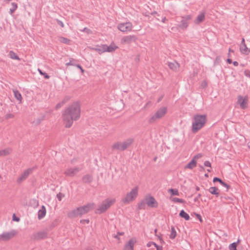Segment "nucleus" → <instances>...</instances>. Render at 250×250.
Returning a JSON list of instances; mask_svg holds the SVG:
<instances>
[{"instance_id":"f257e3e1","label":"nucleus","mask_w":250,"mask_h":250,"mask_svg":"<svg viewBox=\"0 0 250 250\" xmlns=\"http://www.w3.org/2000/svg\"><path fill=\"white\" fill-rule=\"evenodd\" d=\"M81 107L78 102H74L69 105L62 113V119L65 127L69 128L74 121L78 120L80 117Z\"/></svg>"},{"instance_id":"f03ea898","label":"nucleus","mask_w":250,"mask_h":250,"mask_svg":"<svg viewBox=\"0 0 250 250\" xmlns=\"http://www.w3.org/2000/svg\"><path fill=\"white\" fill-rule=\"evenodd\" d=\"M206 116L205 115L196 114L194 115L192 124V132L196 133L201 129L206 124Z\"/></svg>"},{"instance_id":"7ed1b4c3","label":"nucleus","mask_w":250,"mask_h":250,"mask_svg":"<svg viewBox=\"0 0 250 250\" xmlns=\"http://www.w3.org/2000/svg\"><path fill=\"white\" fill-rule=\"evenodd\" d=\"M115 202V199L107 198L103 201L99 208L95 210L97 214H102L105 212Z\"/></svg>"},{"instance_id":"20e7f679","label":"nucleus","mask_w":250,"mask_h":250,"mask_svg":"<svg viewBox=\"0 0 250 250\" xmlns=\"http://www.w3.org/2000/svg\"><path fill=\"white\" fill-rule=\"evenodd\" d=\"M167 112V108L163 106L159 108L156 112L148 120V123L149 124H153L156 120L162 118L165 116Z\"/></svg>"},{"instance_id":"39448f33","label":"nucleus","mask_w":250,"mask_h":250,"mask_svg":"<svg viewBox=\"0 0 250 250\" xmlns=\"http://www.w3.org/2000/svg\"><path fill=\"white\" fill-rule=\"evenodd\" d=\"M138 195V188L135 187L127 193L124 198L122 199V202L124 204H127L133 201L137 197Z\"/></svg>"},{"instance_id":"423d86ee","label":"nucleus","mask_w":250,"mask_h":250,"mask_svg":"<svg viewBox=\"0 0 250 250\" xmlns=\"http://www.w3.org/2000/svg\"><path fill=\"white\" fill-rule=\"evenodd\" d=\"M182 20L180 21V23L178 25V27L181 29L186 30L190 22V21L192 19L191 15H186L182 16Z\"/></svg>"},{"instance_id":"0eeeda50","label":"nucleus","mask_w":250,"mask_h":250,"mask_svg":"<svg viewBox=\"0 0 250 250\" xmlns=\"http://www.w3.org/2000/svg\"><path fill=\"white\" fill-rule=\"evenodd\" d=\"M95 207V204L93 203H88L83 206L78 207L79 210V216L85 214L89 212L91 210H92Z\"/></svg>"},{"instance_id":"6e6552de","label":"nucleus","mask_w":250,"mask_h":250,"mask_svg":"<svg viewBox=\"0 0 250 250\" xmlns=\"http://www.w3.org/2000/svg\"><path fill=\"white\" fill-rule=\"evenodd\" d=\"M117 28L123 32H127L132 30V24L130 22L120 23L118 25Z\"/></svg>"},{"instance_id":"1a4fd4ad","label":"nucleus","mask_w":250,"mask_h":250,"mask_svg":"<svg viewBox=\"0 0 250 250\" xmlns=\"http://www.w3.org/2000/svg\"><path fill=\"white\" fill-rule=\"evenodd\" d=\"M16 231L12 230L8 232H4L0 234V240L3 241H7L12 238L16 234Z\"/></svg>"},{"instance_id":"9d476101","label":"nucleus","mask_w":250,"mask_h":250,"mask_svg":"<svg viewBox=\"0 0 250 250\" xmlns=\"http://www.w3.org/2000/svg\"><path fill=\"white\" fill-rule=\"evenodd\" d=\"M137 38L135 35H127L124 36L121 39V42L122 44H130L135 42Z\"/></svg>"},{"instance_id":"9b49d317","label":"nucleus","mask_w":250,"mask_h":250,"mask_svg":"<svg viewBox=\"0 0 250 250\" xmlns=\"http://www.w3.org/2000/svg\"><path fill=\"white\" fill-rule=\"evenodd\" d=\"M33 169V168H29L25 170L17 179V183L21 184L23 181L25 180L32 172Z\"/></svg>"},{"instance_id":"f8f14e48","label":"nucleus","mask_w":250,"mask_h":250,"mask_svg":"<svg viewBox=\"0 0 250 250\" xmlns=\"http://www.w3.org/2000/svg\"><path fill=\"white\" fill-rule=\"evenodd\" d=\"M146 205L148 207L151 208H156L158 207V203L155 198L152 196L146 197L145 198Z\"/></svg>"},{"instance_id":"ddd939ff","label":"nucleus","mask_w":250,"mask_h":250,"mask_svg":"<svg viewBox=\"0 0 250 250\" xmlns=\"http://www.w3.org/2000/svg\"><path fill=\"white\" fill-rule=\"evenodd\" d=\"M237 103L240 105L241 109H245L248 107V99L247 97L244 98L239 95L238 97Z\"/></svg>"},{"instance_id":"4468645a","label":"nucleus","mask_w":250,"mask_h":250,"mask_svg":"<svg viewBox=\"0 0 250 250\" xmlns=\"http://www.w3.org/2000/svg\"><path fill=\"white\" fill-rule=\"evenodd\" d=\"M80 169L78 167H75L73 168H70L67 169L64 172V174L68 176L69 177H73L74 176L76 173H77L78 172L80 171Z\"/></svg>"},{"instance_id":"2eb2a0df","label":"nucleus","mask_w":250,"mask_h":250,"mask_svg":"<svg viewBox=\"0 0 250 250\" xmlns=\"http://www.w3.org/2000/svg\"><path fill=\"white\" fill-rule=\"evenodd\" d=\"M136 243V240L134 239H130L128 242L124 246L125 250H133L134 246Z\"/></svg>"},{"instance_id":"dca6fc26","label":"nucleus","mask_w":250,"mask_h":250,"mask_svg":"<svg viewBox=\"0 0 250 250\" xmlns=\"http://www.w3.org/2000/svg\"><path fill=\"white\" fill-rule=\"evenodd\" d=\"M47 236L46 232L44 231H39L33 235V239L34 240L42 239Z\"/></svg>"},{"instance_id":"f3484780","label":"nucleus","mask_w":250,"mask_h":250,"mask_svg":"<svg viewBox=\"0 0 250 250\" xmlns=\"http://www.w3.org/2000/svg\"><path fill=\"white\" fill-rule=\"evenodd\" d=\"M167 65L169 68L174 71H177L180 67V64L176 61L167 62Z\"/></svg>"},{"instance_id":"a211bd4d","label":"nucleus","mask_w":250,"mask_h":250,"mask_svg":"<svg viewBox=\"0 0 250 250\" xmlns=\"http://www.w3.org/2000/svg\"><path fill=\"white\" fill-rule=\"evenodd\" d=\"M134 139L131 138H129L127 139L126 141L122 142V147H121V151H124L129 146L133 143Z\"/></svg>"},{"instance_id":"6ab92c4d","label":"nucleus","mask_w":250,"mask_h":250,"mask_svg":"<svg viewBox=\"0 0 250 250\" xmlns=\"http://www.w3.org/2000/svg\"><path fill=\"white\" fill-rule=\"evenodd\" d=\"M46 210L44 206L42 205L41 208L39 209L38 212V218L39 220L42 219L46 215Z\"/></svg>"},{"instance_id":"aec40b11","label":"nucleus","mask_w":250,"mask_h":250,"mask_svg":"<svg viewBox=\"0 0 250 250\" xmlns=\"http://www.w3.org/2000/svg\"><path fill=\"white\" fill-rule=\"evenodd\" d=\"M205 14L204 13H201L198 15L194 22L196 24H199L200 23L203 22L205 20Z\"/></svg>"},{"instance_id":"412c9836","label":"nucleus","mask_w":250,"mask_h":250,"mask_svg":"<svg viewBox=\"0 0 250 250\" xmlns=\"http://www.w3.org/2000/svg\"><path fill=\"white\" fill-rule=\"evenodd\" d=\"M104 45L106 52H112L113 51H114L117 48H118V46L114 44H111L109 46L107 45L106 44Z\"/></svg>"},{"instance_id":"4be33fe9","label":"nucleus","mask_w":250,"mask_h":250,"mask_svg":"<svg viewBox=\"0 0 250 250\" xmlns=\"http://www.w3.org/2000/svg\"><path fill=\"white\" fill-rule=\"evenodd\" d=\"M240 50L242 53L246 55L249 54L250 52V49L247 47L246 44L240 45Z\"/></svg>"},{"instance_id":"5701e85b","label":"nucleus","mask_w":250,"mask_h":250,"mask_svg":"<svg viewBox=\"0 0 250 250\" xmlns=\"http://www.w3.org/2000/svg\"><path fill=\"white\" fill-rule=\"evenodd\" d=\"M197 162L195 160L192 159L185 167V168L192 169L196 167Z\"/></svg>"},{"instance_id":"b1692460","label":"nucleus","mask_w":250,"mask_h":250,"mask_svg":"<svg viewBox=\"0 0 250 250\" xmlns=\"http://www.w3.org/2000/svg\"><path fill=\"white\" fill-rule=\"evenodd\" d=\"M79 216V210H78V208L76 209H74L68 213V216L69 218H74Z\"/></svg>"},{"instance_id":"393cba45","label":"nucleus","mask_w":250,"mask_h":250,"mask_svg":"<svg viewBox=\"0 0 250 250\" xmlns=\"http://www.w3.org/2000/svg\"><path fill=\"white\" fill-rule=\"evenodd\" d=\"M93 180L92 175L86 174L83 177L82 181L84 183H90Z\"/></svg>"},{"instance_id":"a878e982","label":"nucleus","mask_w":250,"mask_h":250,"mask_svg":"<svg viewBox=\"0 0 250 250\" xmlns=\"http://www.w3.org/2000/svg\"><path fill=\"white\" fill-rule=\"evenodd\" d=\"M208 191L212 194L215 195L216 197H218L219 192L218 191V189L215 187H210L208 189Z\"/></svg>"},{"instance_id":"bb28decb","label":"nucleus","mask_w":250,"mask_h":250,"mask_svg":"<svg viewBox=\"0 0 250 250\" xmlns=\"http://www.w3.org/2000/svg\"><path fill=\"white\" fill-rule=\"evenodd\" d=\"M179 216L181 218H184L186 221H188L190 219L189 215L187 212H186L183 209L180 211L179 213Z\"/></svg>"},{"instance_id":"cd10ccee","label":"nucleus","mask_w":250,"mask_h":250,"mask_svg":"<svg viewBox=\"0 0 250 250\" xmlns=\"http://www.w3.org/2000/svg\"><path fill=\"white\" fill-rule=\"evenodd\" d=\"M93 50L97 51L100 54L105 52V45L103 44L100 46L93 48Z\"/></svg>"},{"instance_id":"c85d7f7f","label":"nucleus","mask_w":250,"mask_h":250,"mask_svg":"<svg viewBox=\"0 0 250 250\" xmlns=\"http://www.w3.org/2000/svg\"><path fill=\"white\" fill-rule=\"evenodd\" d=\"M11 149L9 148L0 150V156H7L11 152Z\"/></svg>"},{"instance_id":"c756f323","label":"nucleus","mask_w":250,"mask_h":250,"mask_svg":"<svg viewBox=\"0 0 250 250\" xmlns=\"http://www.w3.org/2000/svg\"><path fill=\"white\" fill-rule=\"evenodd\" d=\"M146 204L145 200H142L138 205V209L139 210L145 209L146 207Z\"/></svg>"},{"instance_id":"7c9ffc66","label":"nucleus","mask_w":250,"mask_h":250,"mask_svg":"<svg viewBox=\"0 0 250 250\" xmlns=\"http://www.w3.org/2000/svg\"><path fill=\"white\" fill-rule=\"evenodd\" d=\"M59 40L61 42L66 44H69L71 42L69 39L63 37H60Z\"/></svg>"},{"instance_id":"2f4dec72","label":"nucleus","mask_w":250,"mask_h":250,"mask_svg":"<svg viewBox=\"0 0 250 250\" xmlns=\"http://www.w3.org/2000/svg\"><path fill=\"white\" fill-rule=\"evenodd\" d=\"M168 192L170 193L171 195L174 196H179V192L177 189L176 188H170L168 190Z\"/></svg>"},{"instance_id":"473e14b6","label":"nucleus","mask_w":250,"mask_h":250,"mask_svg":"<svg viewBox=\"0 0 250 250\" xmlns=\"http://www.w3.org/2000/svg\"><path fill=\"white\" fill-rule=\"evenodd\" d=\"M122 142H117V143H115L112 146V149L121 151L122 148L121 147H122Z\"/></svg>"},{"instance_id":"72a5a7b5","label":"nucleus","mask_w":250,"mask_h":250,"mask_svg":"<svg viewBox=\"0 0 250 250\" xmlns=\"http://www.w3.org/2000/svg\"><path fill=\"white\" fill-rule=\"evenodd\" d=\"M240 240L238 239L237 242H233L231 244H230L229 246V250H237V244L239 242Z\"/></svg>"},{"instance_id":"f704fd0d","label":"nucleus","mask_w":250,"mask_h":250,"mask_svg":"<svg viewBox=\"0 0 250 250\" xmlns=\"http://www.w3.org/2000/svg\"><path fill=\"white\" fill-rule=\"evenodd\" d=\"M14 94L15 98L18 101H21L22 96L21 94L19 92L18 90H14Z\"/></svg>"},{"instance_id":"c9c22d12","label":"nucleus","mask_w":250,"mask_h":250,"mask_svg":"<svg viewBox=\"0 0 250 250\" xmlns=\"http://www.w3.org/2000/svg\"><path fill=\"white\" fill-rule=\"evenodd\" d=\"M11 6V8H10L9 10V13L11 15H12L18 8L17 4L15 2H12Z\"/></svg>"},{"instance_id":"e433bc0d","label":"nucleus","mask_w":250,"mask_h":250,"mask_svg":"<svg viewBox=\"0 0 250 250\" xmlns=\"http://www.w3.org/2000/svg\"><path fill=\"white\" fill-rule=\"evenodd\" d=\"M170 200L171 201L174 203H185V201L182 199L178 198L177 197H173L171 198Z\"/></svg>"},{"instance_id":"4c0bfd02","label":"nucleus","mask_w":250,"mask_h":250,"mask_svg":"<svg viewBox=\"0 0 250 250\" xmlns=\"http://www.w3.org/2000/svg\"><path fill=\"white\" fill-rule=\"evenodd\" d=\"M176 235H177V233H176V231L174 228L173 227H171V233H170V234L169 235V238L171 239H174L176 237Z\"/></svg>"},{"instance_id":"58836bf2","label":"nucleus","mask_w":250,"mask_h":250,"mask_svg":"<svg viewBox=\"0 0 250 250\" xmlns=\"http://www.w3.org/2000/svg\"><path fill=\"white\" fill-rule=\"evenodd\" d=\"M9 55L10 56V58L13 59H15L16 60H20V58L13 51H10L9 52Z\"/></svg>"},{"instance_id":"ea45409f","label":"nucleus","mask_w":250,"mask_h":250,"mask_svg":"<svg viewBox=\"0 0 250 250\" xmlns=\"http://www.w3.org/2000/svg\"><path fill=\"white\" fill-rule=\"evenodd\" d=\"M29 203L32 206L37 207L39 205L38 201L36 199H32L30 200Z\"/></svg>"},{"instance_id":"a19ab883","label":"nucleus","mask_w":250,"mask_h":250,"mask_svg":"<svg viewBox=\"0 0 250 250\" xmlns=\"http://www.w3.org/2000/svg\"><path fill=\"white\" fill-rule=\"evenodd\" d=\"M38 71H39L40 74L41 75L43 76V77L45 79H48L50 78V76L46 72L42 71L40 69H38Z\"/></svg>"},{"instance_id":"79ce46f5","label":"nucleus","mask_w":250,"mask_h":250,"mask_svg":"<svg viewBox=\"0 0 250 250\" xmlns=\"http://www.w3.org/2000/svg\"><path fill=\"white\" fill-rule=\"evenodd\" d=\"M66 102V100H63L62 102L57 104L56 105V109H58L61 108Z\"/></svg>"},{"instance_id":"37998d69","label":"nucleus","mask_w":250,"mask_h":250,"mask_svg":"<svg viewBox=\"0 0 250 250\" xmlns=\"http://www.w3.org/2000/svg\"><path fill=\"white\" fill-rule=\"evenodd\" d=\"M75 61V60L74 59L71 58L70 59L69 62L66 63V65H67V66H69V65L75 66L76 63H75L74 62Z\"/></svg>"},{"instance_id":"c03bdc74","label":"nucleus","mask_w":250,"mask_h":250,"mask_svg":"<svg viewBox=\"0 0 250 250\" xmlns=\"http://www.w3.org/2000/svg\"><path fill=\"white\" fill-rule=\"evenodd\" d=\"M43 120H44V117L42 116V117H41L40 118H39L37 119L34 122V123L36 125H39L42 122V121Z\"/></svg>"},{"instance_id":"a18cd8bd","label":"nucleus","mask_w":250,"mask_h":250,"mask_svg":"<svg viewBox=\"0 0 250 250\" xmlns=\"http://www.w3.org/2000/svg\"><path fill=\"white\" fill-rule=\"evenodd\" d=\"M64 196V195L61 192H59L57 194V198L59 201H61Z\"/></svg>"},{"instance_id":"49530a36","label":"nucleus","mask_w":250,"mask_h":250,"mask_svg":"<svg viewBox=\"0 0 250 250\" xmlns=\"http://www.w3.org/2000/svg\"><path fill=\"white\" fill-rule=\"evenodd\" d=\"M223 180L222 179H221L220 178H218V177H215L213 178V182L214 183V182H218L220 183V184H221V183L223 182Z\"/></svg>"},{"instance_id":"de8ad7c7","label":"nucleus","mask_w":250,"mask_h":250,"mask_svg":"<svg viewBox=\"0 0 250 250\" xmlns=\"http://www.w3.org/2000/svg\"><path fill=\"white\" fill-rule=\"evenodd\" d=\"M202 154L201 153H198L195 155L192 158L193 160H197V159L201 158L202 157Z\"/></svg>"},{"instance_id":"09e8293b","label":"nucleus","mask_w":250,"mask_h":250,"mask_svg":"<svg viewBox=\"0 0 250 250\" xmlns=\"http://www.w3.org/2000/svg\"><path fill=\"white\" fill-rule=\"evenodd\" d=\"M221 185L226 188H227V191L228 190V189L230 188V186L228 184H227L226 183L224 182V181H223L222 183H221Z\"/></svg>"},{"instance_id":"8fccbe9b","label":"nucleus","mask_w":250,"mask_h":250,"mask_svg":"<svg viewBox=\"0 0 250 250\" xmlns=\"http://www.w3.org/2000/svg\"><path fill=\"white\" fill-rule=\"evenodd\" d=\"M89 222V219H82L80 221V223L83 224H85V223L88 224Z\"/></svg>"},{"instance_id":"3c124183","label":"nucleus","mask_w":250,"mask_h":250,"mask_svg":"<svg viewBox=\"0 0 250 250\" xmlns=\"http://www.w3.org/2000/svg\"><path fill=\"white\" fill-rule=\"evenodd\" d=\"M78 68L80 69L82 73H83L84 72V69L83 68L82 66L79 64H76L75 66Z\"/></svg>"},{"instance_id":"603ef678","label":"nucleus","mask_w":250,"mask_h":250,"mask_svg":"<svg viewBox=\"0 0 250 250\" xmlns=\"http://www.w3.org/2000/svg\"><path fill=\"white\" fill-rule=\"evenodd\" d=\"M12 218L13 220L14 221L19 222L20 220V219L19 217H17L15 214L13 215Z\"/></svg>"},{"instance_id":"864d4df0","label":"nucleus","mask_w":250,"mask_h":250,"mask_svg":"<svg viewBox=\"0 0 250 250\" xmlns=\"http://www.w3.org/2000/svg\"><path fill=\"white\" fill-rule=\"evenodd\" d=\"M204 166L207 167H211V163L208 161H206L204 162Z\"/></svg>"},{"instance_id":"5fc2aeb1","label":"nucleus","mask_w":250,"mask_h":250,"mask_svg":"<svg viewBox=\"0 0 250 250\" xmlns=\"http://www.w3.org/2000/svg\"><path fill=\"white\" fill-rule=\"evenodd\" d=\"M57 23L60 25L62 27H64V24L63 23L62 21H61L59 20H57Z\"/></svg>"},{"instance_id":"6e6d98bb","label":"nucleus","mask_w":250,"mask_h":250,"mask_svg":"<svg viewBox=\"0 0 250 250\" xmlns=\"http://www.w3.org/2000/svg\"><path fill=\"white\" fill-rule=\"evenodd\" d=\"M195 214L197 218L199 219L200 222H202L203 220H202V218L201 216L199 214L196 213H195Z\"/></svg>"},{"instance_id":"4d7b16f0","label":"nucleus","mask_w":250,"mask_h":250,"mask_svg":"<svg viewBox=\"0 0 250 250\" xmlns=\"http://www.w3.org/2000/svg\"><path fill=\"white\" fill-rule=\"evenodd\" d=\"M244 74L246 77L250 78V70H245L244 72Z\"/></svg>"},{"instance_id":"13d9d810","label":"nucleus","mask_w":250,"mask_h":250,"mask_svg":"<svg viewBox=\"0 0 250 250\" xmlns=\"http://www.w3.org/2000/svg\"><path fill=\"white\" fill-rule=\"evenodd\" d=\"M201 194L199 193L198 194L197 196L194 199V201L195 202H199V199L201 197Z\"/></svg>"},{"instance_id":"bf43d9fd","label":"nucleus","mask_w":250,"mask_h":250,"mask_svg":"<svg viewBox=\"0 0 250 250\" xmlns=\"http://www.w3.org/2000/svg\"><path fill=\"white\" fill-rule=\"evenodd\" d=\"M156 250H163V247H162V246H159V245H158V246L156 247Z\"/></svg>"},{"instance_id":"052dcab7","label":"nucleus","mask_w":250,"mask_h":250,"mask_svg":"<svg viewBox=\"0 0 250 250\" xmlns=\"http://www.w3.org/2000/svg\"><path fill=\"white\" fill-rule=\"evenodd\" d=\"M152 244H153V242H148L147 243L146 246L147 247H150L152 245Z\"/></svg>"},{"instance_id":"680f3d73","label":"nucleus","mask_w":250,"mask_h":250,"mask_svg":"<svg viewBox=\"0 0 250 250\" xmlns=\"http://www.w3.org/2000/svg\"><path fill=\"white\" fill-rule=\"evenodd\" d=\"M227 62L229 63V64H230L232 62V60L231 59H227Z\"/></svg>"},{"instance_id":"e2e57ef3","label":"nucleus","mask_w":250,"mask_h":250,"mask_svg":"<svg viewBox=\"0 0 250 250\" xmlns=\"http://www.w3.org/2000/svg\"><path fill=\"white\" fill-rule=\"evenodd\" d=\"M167 21V19L165 17H164L162 18V22L165 23Z\"/></svg>"},{"instance_id":"0e129e2a","label":"nucleus","mask_w":250,"mask_h":250,"mask_svg":"<svg viewBox=\"0 0 250 250\" xmlns=\"http://www.w3.org/2000/svg\"><path fill=\"white\" fill-rule=\"evenodd\" d=\"M243 44H246V43H245V39L244 38H242L240 45H243Z\"/></svg>"},{"instance_id":"69168bd1","label":"nucleus","mask_w":250,"mask_h":250,"mask_svg":"<svg viewBox=\"0 0 250 250\" xmlns=\"http://www.w3.org/2000/svg\"><path fill=\"white\" fill-rule=\"evenodd\" d=\"M233 64L235 66H237L238 65V62H237V61H234L233 62Z\"/></svg>"},{"instance_id":"338daca9","label":"nucleus","mask_w":250,"mask_h":250,"mask_svg":"<svg viewBox=\"0 0 250 250\" xmlns=\"http://www.w3.org/2000/svg\"><path fill=\"white\" fill-rule=\"evenodd\" d=\"M163 96H162L161 97H160L159 98V99L158 100V102H160L162 100V99H163Z\"/></svg>"},{"instance_id":"774afa93","label":"nucleus","mask_w":250,"mask_h":250,"mask_svg":"<svg viewBox=\"0 0 250 250\" xmlns=\"http://www.w3.org/2000/svg\"><path fill=\"white\" fill-rule=\"evenodd\" d=\"M118 234L120 235H123L124 234V233L123 232H118Z\"/></svg>"}]
</instances>
